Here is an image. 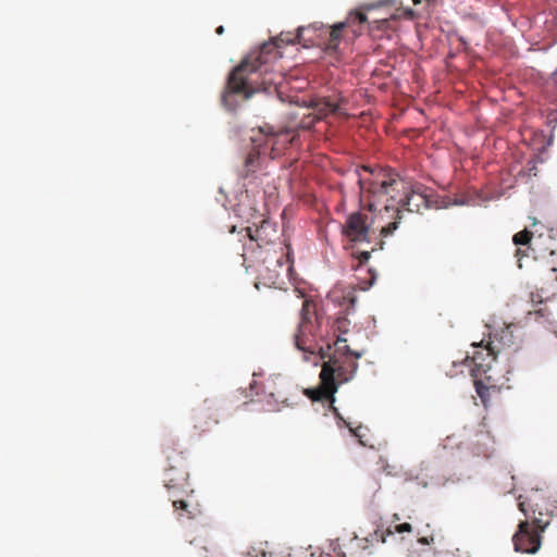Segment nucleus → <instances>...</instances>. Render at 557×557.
<instances>
[{"label": "nucleus", "mask_w": 557, "mask_h": 557, "mask_svg": "<svg viewBox=\"0 0 557 557\" xmlns=\"http://www.w3.org/2000/svg\"><path fill=\"white\" fill-rule=\"evenodd\" d=\"M362 198L370 210L384 203L380 219L397 216L399 209L421 213L431 208L432 189L405 181L398 173L386 168L363 165L355 171Z\"/></svg>", "instance_id": "f257e3e1"}, {"label": "nucleus", "mask_w": 557, "mask_h": 557, "mask_svg": "<svg viewBox=\"0 0 557 557\" xmlns=\"http://www.w3.org/2000/svg\"><path fill=\"white\" fill-rule=\"evenodd\" d=\"M311 28H314V26H300L295 35L281 34L280 37L264 42L259 50L249 53L231 72L221 97L222 104L227 110H235L234 95H242L245 99H248L259 88L265 90L270 85L275 84L273 78H267L265 76L269 74L268 65L282 57L278 51L281 42L300 44L302 41H310L314 45L312 38L305 37V34L311 32Z\"/></svg>", "instance_id": "f03ea898"}, {"label": "nucleus", "mask_w": 557, "mask_h": 557, "mask_svg": "<svg viewBox=\"0 0 557 557\" xmlns=\"http://www.w3.org/2000/svg\"><path fill=\"white\" fill-rule=\"evenodd\" d=\"M473 346L479 350H475L471 358L467 356L460 362L453 361V366L455 368H469L475 391L483 405L486 406L492 394L499 392L506 385L508 379L497 375L496 358L499 348L494 341H488L485 346H483V341L480 344H473Z\"/></svg>", "instance_id": "7ed1b4c3"}, {"label": "nucleus", "mask_w": 557, "mask_h": 557, "mask_svg": "<svg viewBox=\"0 0 557 557\" xmlns=\"http://www.w3.org/2000/svg\"><path fill=\"white\" fill-rule=\"evenodd\" d=\"M346 338L338 336L335 341V350L327 361H324L322 369H329L331 380L337 383V386L349 382L358 370V360L362 352L351 350L346 345Z\"/></svg>", "instance_id": "20e7f679"}, {"label": "nucleus", "mask_w": 557, "mask_h": 557, "mask_svg": "<svg viewBox=\"0 0 557 557\" xmlns=\"http://www.w3.org/2000/svg\"><path fill=\"white\" fill-rule=\"evenodd\" d=\"M169 466L165 469V487L170 495L172 493L187 494L188 488V463L183 451L176 454L174 448L166 450Z\"/></svg>", "instance_id": "39448f33"}, {"label": "nucleus", "mask_w": 557, "mask_h": 557, "mask_svg": "<svg viewBox=\"0 0 557 557\" xmlns=\"http://www.w3.org/2000/svg\"><path fill=\"white\" fill-rule=\"evenodd\" d=\"M312 315H315V305L305 299L301 307V321L294 341L298 350L309 355H314L318 349L322 350V347H319L315 342L317 335L313 332Z\"/></svg>", "instance_id": "423d86ee"}, {"label": "nucleus", "mask_w": 557, "mask_h": 557, "mask_svg": "<svg viewBox=\"0 0 557 557\" xmlns=\"http://www.w3.org/2000/svg\"><path fill=\"white\" fill-rule=\"evenodd\" d=\"M547 523H542L540 519L533 520V529L528 521H521L518 525V531L512 537L516 552L534 554L541 546V535Z\"/></svg>", "instance_id": "0eeeda50"}, {"label": "nucleus", "mask_w": 557, "mask_h": 557, "mask_svg": "<svg viewBox=\"0 0 557 557\" xmlns=\"http://www.w3.org/2000/svg\"><path fill=\"white\" fill-rule=\"evenodd\" d=\"M251 140L253 144H259L261 147H270V156L272 159L278 157L293 143L288 131L275 132L270 125L259 127L258 135H253Z\"/></svg>", "instance_id": "6e6552de"}, {"label": "nucleus", "mask_w": 557, "mask_h": 557, "mask_svg": "<svg viewBox=\"0 0 557 557\" xmlns=\"http://www.w3.org/2000/svg\"><path fill=\"white\" fill-rule=\"evenodd\" d=\"M245 227L246 235L251 243H256L259 248L274 244L278 238L276 224L271 222L263 215L257 218L255 221Z\"/></svg>", "instance_id": "1a4fd4ad"}, {"label": "nucleus", "mask_w": 557, "mask_h": 557, "mask_svg": "<svg viewBox=\"0 0 557 557\" xmlns=\"http://www.w3.org/2000/svg\"><path fill=\"white\" fill-rule=\"evenodd\" d=\"M337 383L331 380V373L329 369H321L320 385L314 388H306L304 394L312 401L327 400L335 417L342 419L337 408L334 407V395L337 392Z\"/></svg>", "instance_id": "9d476101"}, {"label": "nucleus", "mask_w": 557, "mask_h": 557, "mask_svg": "<svg viewBox=\"0 0 557 557\" xmlns=\"http://www.w3.org/2000/svg\"><path fill=\"white\" fill-rule=\"evenodd\" d=\"M368 215L361 212L351 213L343 225V234L350 242H367L370 231Z\"/></svg>", "instance_id": "9b49d317"}, {"label": "nucleus", "mask_w": 557, "mask_h": 557, "mask_svg": "<svg viewBox=\"0 0 557 557\" xmlns=\"http://www.w3.org/2000/svg\"><path fill=\"white\" fill-rule=\"evenodd\" d=\"M193 422L195 430L199 433H206L219 424V410L212 403L205 401L203 406L194 410Z\"/></svg>", "instance_id": "f8f14e48"}, {"label": "nucleus", "mask_w": 557, "mask_h": 557, "mask_svg": "<svg viewBox=\"0 0 557 557\" xmlns=\"http://www.w3.org/2000/svg\"><path fill=\"white\" fill-rule=\"evenodd\" d=\"M308 108L314 111L318 119L323 120L329 115H346L342 107V99L336 97H317L310 100Z\"/></svg>", "instance_id": "ddd939ff"}, {"label": "nucleus", "mask_w": 557, "mask_h": 557, "mask_svg": "<svg viewBox=\"0 0 557 557\" xmlns=\"http://www.w3.org/2000/svg\"><path fill=\"white\" fill-rule=\"evenodd\" d=\"M413 530V527L411 523H408V522H404V523H399V524H396L394 530H391V529H386V530H374L372 533L369 534V536H366L363 539H358L357 536L355 537V540H357V545L362 548V549H366L369 547V544H373L374 542H377V543H386L387 541V537L388 536H392L394 535L395 533H404V532H412Z\"/></svg>", "instance_id": "4468645a"}, {"label": "nucleus", "mask_w": 557, "mask_h": 557, "mask_svg": "<svg viewBox=\"0 0 557 557\" xmlns=\"http://www.w3.org/2000/svg\"><path fill=\"white\" fill-rule=\"evenodd\" d=\"M384 208V203H376L375 208L371 210V212H374V216L371 221L373 225H375L377 228H380V234L382 237H387L393 234V232L398 227V224L401 220V209L397 211V216L393 215V218H388L387 215L384 216V220L380 219L379 215H381L382 210ZM370 211V209L368 208Z\"/></svg>", "instance_id": "2eb2a0df"}, {"label": "nucleus", "mask_w": 557, "mask_h": 557, "mask_svg": "<svg viewBox=\"0 0 557 557\" xmlns=\"http://www.w3.org/2000/svg\"><path fill=\"white\" fill-rule=\"evenodd\" d=\"M186 494L172 493L170 495V500L172 502V506L174 511L177 513V518H187L194 519L200 513V508L198 505H191L184 496Z\"/></svg>", "instance_id": "dca6fc26"}, {"label": "nucleus", "mask_w": 557, "mask_h": 557, "mask_svg": "<svg viewBox=\"0 0 557 557\" xmlns=\"http://www.w3.org/2000/svg\"><path fill=\"white\" fill-rule=\"evenodd\" d=\"M314 28H311V30H322L323 33H327L329 37L324 42V49L327 52H335L341 44L342 40V32L346 26L344 22L337 23L333 25L330 29L325 28L324 25H317L313 24Z\"/></svg>", "instance_id": "f3484780"}, {"label": "nucleus", "mask_w": 557, "mask_h": 557, "mask_svg": "<svg viewBox=\"0 0 557 557\" xmlns=\"http://www.w3.org/2000/svg\"><path fill=\"white\" fill-rule=\"evenodd\" d=\"M253 145L255 146L245 158L244 168L240 173V175L245 178L256 173L260 166L261 146H259V144Z\"/></svg>", "instance_id": "a211bd4d"}, {"label": "nucleus", "mask_w": 557, "mask_h": 557, "mask_svg": "<svg viewBox=\"0 0 557 557\" xmlns=\"http://www.w3.org/2000/svg\"><path fill=\"white\" fill-rule=\"evenodd\" d=\"M248 557H286L285 546H274L268 542L260 543L248 552Z\"/></svg>", "instance_id": "6ab92c4d"}, {"label": "nucleus", "mask_w": 557, "mask_h": 557, "mask_svg": "<svg viewBox=\"0 0 557 557\" xmlns=\"http://www.w3.org/2000/svg\"><path fill=\"white\" fill-rule=\"evenodd\" d=\"M518 329L516 324H508L500 332L494 334L493 337H490V341H494L495 345L498 346L499 350L502 347H510L515 344V335L513 332Z\"/></svg>", "instance_id": "aec40b11"}, {"label": "nucleus", "mask_w": 557, "mask_h": 557, "mask_svg": "<svg viewBox=\"0 0 557 557\" xmlns=\"http://www.w3.org/2000/svg\"><path fill=\"white\" fill-rule=\"evenodd\" d=\"M542 281L544 285H549L552 288V295L557 294V267L552 265L547 268L542 274Z\"/></svg>", "instance_id": "412c9836"}, {"label": "nucleus", "mask_w": 557, "mask_h": 557, "mask_svg": "<svg viewBox=\"0 0 557 557\" xmlns=\"http://www.w3.org/2000/svg\"><path fill=\"white\" fill-rule=\"evenodd\" d=\"M286 557H318L311 547H285Z\"/></svg>", "instance_id": "4be33fe9"}, {"label": "nucleus", "mask_w": 557, "mask_h": 557, "mask_svg": "<svg viewBox=\"0 0 557 557\" xmlns=\"http://www.w3.org/2000/svg\"><path fill=\"white\" fill-rule=\"evenodd\" d=\"M368 22L367 15L361 11L350 12L344 23L347 27H352L356 24L362 25Z\"/></svg>", "instance_id": "5701e85b"}, {"label": "nucleus", "mask_w": 557, "mask_h": 557, "mask_svg": "<svg viewBox=\"0 0 557 557\" xmlns=\"http://www.w3.org/2000/svg\"><path fill=\"white\" fill-rule=\"evenodd\" d=\"M532 236H533V234L530 231L523 230V231L515 234L512 240H513V244L517 246H519V245L525 246L531 242Z\"/></svg>", "instance_id": "b1692460"}, {"label": "nucleus", "mask_w": 557, "mask_h": 557, "mask_svg": "<svg viewBox=\"0 0 557 557\" xmlns=\"http://www.w3.org/2000/svg\"><path fill=\"white\" fill-rule=\"evenodd\" d=\"M317 121H320L318 116L314 114V111L311 110L310 113L302 116L299 127L302 129H310Z\"/></svg>", "instance_id": "393cba45"}, {"label": "nucleus", "mask_w": 557, "mask_h": 557, "mask_svg": "<svg viewBox=\"0 0 557 557\" xmlns=\"http://www.w3.org/2000/svg\"><path fill=\"white\" fill-rule=\"evenodd\" d=\"M417 534L420 535L418 537V542L422 545H430L431 543L434 542V536L432 532L428 534L425 531L418 530Z\"/></svg>", "instance_id": "a878e982"}, {"label": "nucleus", "mask_w": 557, "mask_h": 557, "mask_svg": "<svg viewBox=\"0 0 557 557\" xmlns=\"http://www.w3.org/2000/svg\"><path fill=\"white\" fill-rule=\"evenodd\" d=\"M285 248L287 249V251H286V259H285V260L283 259V249H284V248H282V247H281V250H282V252H281V253H282V256H281V257H278V258L275 260V262H276V265H277V267L286 265V267H287V270H289V268H290V265H289V247L285 245Z\"/></svg>", "instance_id": "bb28decb"}, {"label": "nucleus", "mask_w": 557, "mask_h": 557, "mask_svg": "<svg viewBox=\"0 0 557 557\" xmlns=\"http://www.w3.org/2000/svg\"><path fill=\"white\" fill-rule=\"evenodd\" d=\"M345 424L349 428V431L351 434L357 437L360 442V444L366 445V443L362 441L363 434H362V426L351 428L349 423L345 421Z\"/></svg>", "instance_id": "cd10ccee"}, {"label": "nucleus", "mask_w": 557, "mask_h": 557, "mask_svg": "<svg viewBox=\"0 0 557 557\" xmlns=\"http://www.w3.org/2000/svg\"><path fill=\"white\" fill-rule=\"evenodd\" d=\"M369 258H370V252H369V251H362V252L360 253L359 260H360V262L362 263V262L368 261V260H369Z\"/></svg>", "instance_id": "c85d7f7f"}, {"label": "nucleus", "mask_w": 557, "mask_h": 557, "mask_svg": "<svg viewBox=\"0 0 557 557\" xmlns=\"http://www.w3.org/2000/svg\"><path fill=\"white\" fill-rule=\"evenodd\" d=\"M375 23H377V28H385L388 25V20L387 18H383V20H380V21H375Z\"/></svg>", "instance_id": "c756f323"}, {"label": "nucleus", "mask_w": 557, "mask_h": 557, "mask_svg": "<svg viewBox=\"0 0 557 557\" xmlns=\"http://www.w3.org/2000/svg\"><path fill=\"white\" fill-rule=\"evenodd\" d=\"M518 506H519V509H520L524 515H527L525 502H519Z\"/></svg>", "instance_id": "7c9ffc66"}, {"label": "nucleus", "mask_w": 557, "mask_h": 557, "mask_svg": "<svg viewBox=\"0 0 557 557\" xmlns=\"http://www.w3.org/2000/svg\"><path fill=\"white\" fill-rule=\"evenodd\" d=\"M215 33H216L218 35H222V34L224 33V27H223L222 25H221V26H219V27L215 29Z\"/></svg>", "instance_id": "2f4dec72"}, {"label": "nucleus", "mask_w": 557, "mask_h": 557, "mask_svg": "<svg viewBox=\"0 0 557 557\" xmlns=\"http://www.w3.org/2000/svg\"><path fill=\"white\" fill-rule=\"evenodd\" d=\"M413 4L417 5L419 3H421V0H412Z\"/></svg>", "instance_id": "473e14b6"}, {"label": "nucleus", "mask_w": 557, "mask_h": 557, "mask_svg": "<svg viewBox=\"0 0 557 557\" xmlns=\"http://www.w3.org/2000/svg\"><path fill=\"white\" fill-rule=\"evenodd\" d=\"M372 8H374V7H373V5H366L363 9H366V10H370V9H372Z\"/></svg>", "instance_id": "72a5a7b5"}, {"label": "nucleus", "mask_w": 557, "mask_h": 557, "mask_svg": "<svg viewBox=\"0 0 557 557\" xmlns=\"http://www.w3.org/2000/svg\"><path fill=\"white\" fill-rule=\"evenodd\" d=\"M352 32H354V34H355V35H359V34L361 33V32H360V30H358V29H354Z\"/></svg>", "instance_id": "f704fd0d"}, {"label": "nucleus", "mask_w": 557, "mask_h": 557, "mask_svg": "<svg viewBox=\"0 0 557 557\" xmlns=\"http://www.w3.org/2000/svg\"><path fill=\"white\" fill-rule=\"evenodd\" d=\"M534 314L535 315H540V314L542 315V310L535 311Z\"/></svg>", "instance_id": "c9c22d12"}, {"label": "nucleus", "mask_w": 557, "mask_h": 557, "mask_svg": "<svg viewBox=\"0 0 557 557\" xmlns=\"http://www.w3.org/2000/svg\"><path fill=\"white\" fill-rule=\"evenodd\" d=\"M394 520H399V517L397 513L394 515Z\"/></svg>", "instance_id": "e433bc0d"}, {"label": "nucleus", "mask_w": 557, "mask_h": 557, "mask_svg": "<svg viewBox=\"0 0 557 557\" xmlns=\"http://www.w3.org/2000/svg\"><path fill=\"white\" fill-rule=\"evenodd\" d=\"M315 321L318 324H320V318L315 315Z\"/></svg>", "instance_id": "4c0bfd02"}, {"label": "nucleus", "mask_w": 557, "mask_h": 557, "mask_svg": "<svg viewBox=\"0 0 557 557\" xmlns=\"http://www.w3.org/2000/svg\"><path fill=\"white\" fill-rule=\"evenodd\" d=\"M520 251H521L520 249H517L516 255H517V256H519V255H520Z\"/></svg>", "instance_id": "58836bf2"}, {"label": "nucleus", "mask_w": 557, "mask_h": 557, "mask_svg": "<svg viewBox=\"0 0 557 557\" xmlns=\"http://www.w3.org/2000/svg\"><path fill=\"white\" fill-rule=\"evenodd\" d=\"M428 2H435V0H426Z\"/></svg>", "instance_id": "ea45409f"}]
</instances>
